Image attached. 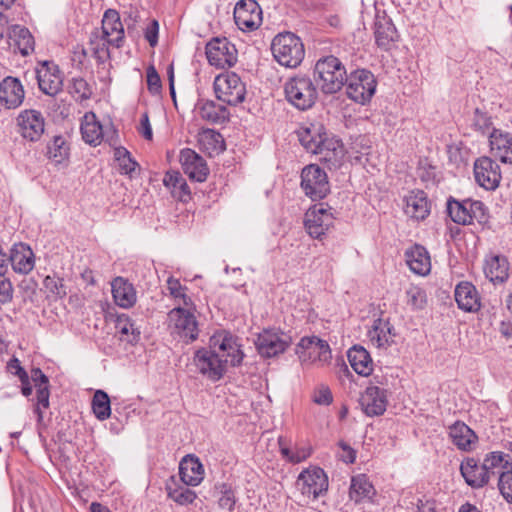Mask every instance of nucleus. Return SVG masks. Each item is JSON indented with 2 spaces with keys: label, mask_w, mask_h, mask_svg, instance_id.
I'll list each match as a JSON object with an SVG mask.
<instances>
[{
  "label": "nucleus",
  "mask_w": 512,
  "mask_h": 512,
  "mask_svg": "<svg viewBox=\"0 0 512 512\" xmlns=\"http://www.w3.org/2000/svg\"><path fill=\"white\" fill-rule=\"evenodd\" d=\"M244 354L236 339L229 333L214 334L209 348L195 352L194 364L198 371L211 381H219L227 371V365L239 366Z\"/></svg>",
  "instance_id": "obj_1"
},
{
  "label": "nucleus",
  "mask_w": 512,
  "mask_h": 512,
  "mask_svg": "<svg viewBox=\"0 0 512 512\" xmlns=\"http://www.w3.org/2000/svg\"><path fill=\"white\" fill-rule=\"evenodd\" d=\"M301 145L328 169H337L344 158V146L339 139L330 137L321 123H310L297 131Z\"/></svg>",
  "instance_id": "obj_2"
},
{
  "label": "nucleus",
  "mask_w": 512,
  "mask_h": 512,
  "mask_svg": "<svg viewBox=\"0 0 512 512\" xmlns=\"http://www.w3.org/2000/svg\"><path fill=\"white\" fill-rule=\"evenodd\" d=\"M314 81L327 95L339 92L347 82V71L342 61L334 55L319 58L313 69Z\"/></svg>",
  "instance_id": "obj_3"
},
{
  "label": "nucleus",
  "mask_w": 512,
  "mask_h": 512,
  "mask_svg": "<svg viewBox=\"0 0 512 512\" xmlns=\"http://www.w3.org/2000/svg\"><path fill=\"white\" fill-rule=\"evenodd\" d=\"M271 51L275 60L288 68L298 67L305 56L301 38L292 32L277 34L272 40Z\"/></svg>",
  "instance_id": "obj_4"
},
{
  "label": "nucleus",
  "mask_w": 512,
  "mask_h": 512,
  "mask_svg": "<svg viewBox=\"0 0 512 512\" xmlns=\"http://www.w3.org/2000/svg\"><path fill=\"white\" fill-rule=\"evenodd\" d=\"M284 93L286 100L301 111L312 108L318 99L316 84L303 74L289 78L284 84Z\"/></svg>",
  "instance_id": "obj_5"
},
{
  "label": "nucleus",
  "mask_w": 512,
  "mask_h": 512,
  "mask_svg": "<svg viewBox=\"0 0 512 512\" xmlns=\"http://www.w3.org/2000/svg\"><path fill=\"white\" fill-rule=\"evenodd\" d=\"M346 94L355 103L365 105L375 94L377 81L372 72L366 69H357L347 75Z\"/></svg>",
  "instance_id": "obj_6"
},
{
  "label": "nucleus",
  "mask_w": 512,
  "mask_h": 512,
  "mask_svg": "<svg viewBox=\"0 0 512 512\" xmlns=\"http://www.w3.org/2000/svg\"><path fill=\"white\" fill-rule=\"evenodd\" d=\"M169 329L186 343L195 341L199 336L196 317L190 308L175 307L168 313Z\"/></svg>",
  "instance_id": "obj_7"
},
{
  "label": "nucleus",
  "mask_w": 512,
  "mask_h": 512,
  "mask_svg": "<svg viewBox=\"0 0 512 512\" xmlns=\"http://www.w3.org/2000/svg\"><path fill=\"white\" fill-rule=\"evenodd\" d=\"M216 97L227 105L236 106L245 99L246 88L234 72L218 75L214 81Z\"/></svg>",
  "instance_id": "obj_8"
},
{
  "label": "nucleus",
  "mask_w": 512,
  "mask_h": 512,
  "mask_svg": "<svg viewBox=\"0 0 512 512\" xmlns=\"http://www.w3.org/2000/svg\"><path fill=\"white\" fill-rule=\"evenodd\" d=\"M301 188L305 195L313 201L325 198L330 192L326 172L317 164L305 166L301 172Z\"/></svg>",
  "instance_id": "obj_9"
},
{
  "label": "nucleus",
  "mask_w": 512,
  "mask_h": 512,
  "mask_svg": "<svg viewBox=\"0 0 512 512\" xmlns=\"http://www.w3.org/2000/svg\"><path fill=\"white\" fill-rule=\"evenodd\" d=\"M206 57L210 65L225 69L237 62V49L227 38H213L206 44Z\"/></svg>",
  "instance_id": "obj_10"
},
{
  "label": "nucleus",
  "mask_w": 512,
  "mask_h": 512,
  "mask_svg": "<svg viewBox=\"0 0 512 512\" xmlns=\"http://www.w3.org/2000/svg\"><path fill=\"white\" fill-rule=\"evenodd\" d=\"M328 477L320 467L303 470L296 481V487L307 498L316 499L328 490Z\"/></svg>",
  "instance_id": "obj_11"
},
{
  "label": "nucleus",
  "mask_w": 512,
  "mask_h": 512,
  "mask_svg": "<svg viewBox=\"0 0 512 512\" xmlns=\"http://www.w3.org/2000/svg\"><path fill=\"white\" fill-rule=\"evenodd\" d=\"M334 219L330 207H324L323 203L315 204L305 213L304 227L312 238L321 239L333 226Z\"/></svg>",
  "instance_id": "obj_12"
},
{
  "label": "nucleus",
  "mask_w": 512,
  "mask_h": 512,
  "mask_svg": "<svg viewBox=\"0 0 512 512\" xmlns=\"http://www.w3.org/2000/svg\"><path fill=\"white\" fill-rule=\"evenodd\" d=\"M295 353L302 363H327L331 359L329 344L317 336L302 337L296 345Z\"/></svg>",
  "instance_id": "obj_13"
},
{
  "label": "nucleus",
  "mask_w": 512,
  "mask_h": 512,
  "mask_svg": "<svg viewBox=\"0 0 512 512\" xmlns=\"http://www.w3.org/2000/svg\"><path fill=\"white\" fill-rule=\"evenodd\" d=\"M291 343V337L284 332L263 330L258 334L255 346L262 357L272 358L284 353Z\"/></svg>",
  "instance_id": "obj_14"
},
{
  "label": "nucleus",
  "mask_w": 512,
  "mask_h": 512,
  "mask_svg": "<svg viewBox=\"0 0 512 512\" xmlns=\"http://www.w3.org/2000/svg\"><path fill=\"white\" fill-rule=\"evenodd\" d=\"M35 74L39 89L48 96H56L62 91L63 76L59 66L53 61L38 62Z\"/></svg>",
  "instance_id": "obj_15"
},
{
  "label": "nucleus",
  "mask_w": 512,
  "mask_h": 512,
  "mask_svg": "<svg viewBox=\"0 0 512 512\" xmlns=\"http://www.w3.org/2000/svg\"><path fill=\"white\" fill-rule=\"evenodd\" d=\"M234 20L242 31L256 30L262 23V10L255 0H240L234 8Z\"/></svg>",
  "instance_id": "obj_16"
},
{
  "label": "nucleus",
  "mask_w": 512,
  "mask_h": 512,
  "mask_svg": "<svg viewBox=\"0 0 512 512\" xmlns=\"http://www.w3.org/2000/svg\"><path fill=\"white\" fill-rule=\"evenodd\" d=\"M17 126L20 135L30 141L40 140L45 131V119L42 113L35 109H26L20 112L17 117Z\"/></svg>",
  "instance_id": "obj_17"
},
{
  "label": "nucleus",
  "mask_w": 512,
  "mask_h": 512,
  "mask_svg": "<svg viewBox=\"0 0 512 512\" xmlns=\"http://www.w3.org/2000/svg\"><path fill=\"white\" fill-rule=\"evenodd\" d=\"M388 390L370 384L362 393L359 404L365 415L369 417L383 415L388 405Z\"/></svg>",
  "instance_id": "obj_18"
},
{
  "label": "nucleus",
  "mask_w": 512,
  "mask_h": 512,
  "mask_svg": "<svg viewBox=\"0 0 512 512\" xmlns=\"http://www.w3.org/2000/svg\"><path fill=\"white\" fill-rule=\"evenodd\" d=\"M476 182L486 190H495L501 181L500 166L490 157H480L474 163Z\"/></svg>",
  "instance_id": "obj_19"
},
{
  "label": "nucleus",
  "mask_w": 512,
  "mask_h": 512,
  "mask_svg": "<svg viewBox=\"0 0 512 512\" xmlns=\"http://www.w3.org/2000/svg\"><path fill=\"white\" fill-rule=\"evenodd\" d=\"M179 161L184 173L197 182H204L209 174V168L202 156L190 148L180 151Z\"/></svg>",
  "instance_id": "obj_20"
},
{
  "label": "nucleus",
  "mask_w": 512,
  "mask_h": 512,
  "mask_svg": "<svg viewBox=\"0 0 512 512\" xmlns=\"http://www.w3.org/2000/svg\"><path fill=\"white\" fill-rule=\"evenodd\" d=\"M103 37L108 39V43L116 48L124 44L125 32L120 15L115 9L105 11L102 19Z\"/></svg>",
  "instance_id": "obj_21"
},
{
  "label": "nucleus",
  "mask_w": 512,
  "mask_h": 512,
  "mask_svg": "<svg viewBox=\"0 0 512 512\" xmlns=\"http://www.w3.org/2000/svg\"><path fill=\"white\" fill-rule=\"evenodd\" d=\"M25 91L18 78L7 76L0 83V103L7 109L18 108L24 100Z\"/></svg>",
  "instance_id": "obj_22"
},
{
  "label": "nucleus",
  "mask_w": 512,
  "mask_h": 512,
  "mask_svg": "<svg viewBox=\"0 0 512 512\" xmlns=\"http://www.w3.org/2000/svg\"><path fill=\"white\" fill-rule=\"evenodd\" d=\"M14 272L26 275L30 273L35 266V256L31 247L23 242L15 243L8 256Z\"/></svg>",
  "instance_id": "obj_23"
},
{
  "label": "nucleus",
  "mask_w": 512,
  "mask_h": 512,
  "mask_svg": "<svg viewBox=\"0 0 512 512\" xmlns=\"http://www.w3.org/2000/svg\"><path fill=\"white\" fill-rule=\"evenodd\" d=\"M489 144L492 154L502 163L512 164V135L493 128L489 133Z\"/></svg>",
  "instance_id": "obj_24"
},
{
  "label": "nucleus",
  "mask_w": 512,
  "mask_h": 512,
  "mask_svg": "<svg viewBox=\"0 0 512 512\" xmlns=\"http://www.w3.org/2000/svg\"><path fill=\"white\" fill-rule=\"evenodd\" d=\"M195 111L200 118L212 124H223L229 121V110L212 100L199 99L195 105Z\"/></svg>",
  "instance_id": "obj_25"
},
{
  "label": "nucleus",
  "mask_w": 512,
  "mask_h": 512,
  "mask_svg": "<svg viewBox=\"0 0 512 512\" xmlns=\"http://www.w3.org/2000/svg\"><path fill=\"white\" fill-rule=\"evenodd\" d=\"M460 472L465 482L475 489L482 488L490 480V475L483 464L478 465L474 458H467L463 461L460 465Z\"/></svg>",
  "instance_id": "obj_26"
},
{
  "label": "nucleus",
  "mask_w": 512,
  "mask_h": 512,
  "mask_svg": "<svg viewBox=\"0 0 512 512\" xmlns=\"http://www.w3.org/2000/svg\"><path fill=\"white\" fill-rule=\"evenodd\" d=\"M406 263L410 270L421 276H425L431 271V259L427 249L419 244H415L413 247L405 252Z\"/></svg>",
  "instance_id": "obj_27"
},
{
  "label": "nucleus",
  "mask_w": 512,
  "mask_h": 512,
  "mask_svg": "<svg viewBox=\"0 0 512 512\" xmlns=\"http://www.w3.org/2000/svg\"><path fill=\"white\" fill-rule=\"evenodd\" d=\"M449 437L452 443L462 451H471L478 437L464 422L456 421L449 427Z\"/></svg>",
  "instance_id": "obj_28"
},
{
  "label": "nucleus",
  "mask_w": 512,
  "mask_h": 512,
  "mask_svg": "<svg viewBox=\"0 0 512 512\" xmlns=\"http://www.w3.org/2000/svg\"><path fill=\"white\" fill-rule=\"evenodd\" d=\"M510 265L503 255H494L485 260L484 273L494 284H502L509 278Z\"/></svg>",
  "instance_id": "obj_29"
},
{
  "label": "nucleus",
  "mask_w": 512,
  "mask_h": 512,
  "mask_svg": "<svg viewBox=\"0 0 512 512\" xmlns=\"http://www.w3.org/2000/svg\"><path fill=\"white\" fill-rule=\"evenodd\" d=\"M112 296L115 303L122 308L132 307L137 300L134 286L123 277H116L111 282Z\"/></svg>",
  "instance_id": "obj_30"
},
{
  "label": "nucleus",
  "mask_w": 512,
  "mask_h": 512,
  "mask_svg": "<svg viewBox=\"0 0 512 512\" xmlns=\"http://www.w3.org/2000/svg\"><path fill=\"white\" fill-rule=\"evenodd\" d=\"M179 475L185 485L197 486L203 480V465L198 458L187 455L180 462Z\"/></svg>",
  "instance_id": "obj_31"
},
{
  "label": "nucleus",
  "mask_w": 512,
  "mask_h": 512,
  "mask_svg": "<svg viewBox=\"0 0 512 512\" xmlns=\"http://www.w3.org/2000/svg\"><path fill=\"white\" fill-rule=\"evenodd\" d=\"M376 489L365 474L353 476L349 488V498L356 504L365 500L373 502L376 496Z\"/></svg>",
  "instance_id": "obj_32"
},
{
  "label": "nucleus",
  "mask_w": 512,
  "mask_h": 512,
  "mask_svg": "<svg viewBox=\"0 0 512 512\" xmlns=\"http://www.w3.org/2000/svg\"><path fill=\"white\" fill-rule=\"evenodd\" d=\"M405 213L416 220H424L430 213V203L423 190L411 191L406 197Z\"/></svg>",
  "instance_id": "obj_33"
},
{
  "label": "nucleus",
  "mask_w": 512,
  "mask_h": 512,
  "mask_svg": "<svg viewBox=\"0 0 512 512\" xmlns=\"http://www.w3.org/2000/svg\"><path fill=\"white\" fill-rule=\"evenodd\" d=\"M80 130L82 139L89 145L97 146L103 140V127L97 120L96 114L92 111L84 114Z\"/></svg>",
  "instance_id": "obj_34"
},
{
  "label": "nucleus",
  "mask_w": 512,
  "mask_h": 512,
  "mask_svg": "<svg viewBox=\"0 0 512 512\" xmlns=\"http://www.w3.org/2000/svg\"><path fill=\"white\" fill-rule=\"evenodd\" d=\"M455 300L464 311H477L480 307L477 290L470 282H461L455 288Z\"/></svg>",
  "instance_id": "obj_35"
},
{
  "label": "nucleus",
  "mask_w": 512,
  "mask_h": 512,
  "mask_svg": "<svg viewBox=\"0 0 512 512\" xmlns=\"http://www.w3.org/2000/svg\"><path fill=\"white\" fill-rule=\"evenodd\" d=\"M353 370L361 376H369L373 371V361L369 352L362 346L354 345L347 352Z\"/></svg>",
  "instance_id": "obj_36"
},
{
  "label": "nucleus",
  "mask_w": 512,
  "mask_h": 512,
  "mask_svg": "<svg viewBox=\"0 0 512 512\" xmlns=\"http://www.w3.org/2000/svg\"><path fill=\"white\" fill-rule=\"evenodd\" d=\"M163 184L169 189L173 198L187 202L191 198V192L186 180L178 171H168L163 178Z\"/></svg>",
  "instance_id": "obj_37"
},
{
  "label": "nucleus",
  "mask_w": 512,
  "mask_h": 512,
  "mask_svg": "<svg viewBox=\"0 0 512 512\" xmlns=\"http://www.w3.org/2000/svg\"><path fill=\"white\" fill-rule=\"evenodd\" d=\"M115 329L120 334V340L135 345L140 341L141 330L128 314H119L115 319Z\"/></svg>",
  "instance_id": "obj_38"
},
{
  "label": "nucleus",
  "mask_w": 512,
  "mask_h": 512,
  "mask_svg": "<svg viewBox=\"0 0 512 512\" xmlns=\"http://www.w3.org/2000/svg\"><path fill=\"white\" fill-rule=\"evenodd\" d=\"M473 202L474 200L471 199L458 201L453 197H449L447 200V212L451 220L460 225L471 224L469 205Z\"/></svg>",
  "instance_id": "obj_39"
},
{
  "label": "nucleus",
  "mask_w": 512,
  "mask_h": 512,
  "mask_svg": "<svg viewBox=\"0 0 512 512\" xmlns=\"http://www.w3.org/2000/svg\"><path fill=\"white\" fill-rule=\"evenodd\" d=\"M371 341L376 342L378 347L389 346L394 342L396 336L394 326L389 320L377 319L374 321L373 330L370 331Z\"/></svg>",
  "instance_id": "obj_40"
},
{
  "label": "nucleus",
  "mask_w": 512,
  "mask_h": 512,
  "mask_svg": "<svg viewBox=\"0 0 512 512\" xmlns=\"http://www.w3.org/2000/svg\"><path fill=\"white\" fill-rule=\"evenodd\" d=\"M397 39V30L390 18H378L375 22V40L379 47L387 49Z\"/></svg>",
  "instance_id": "obj_41"
},
{
  "label": "nucleus",
  "mask_w": 512,
  "mask_h": 512,
  "mask_svg": "<svg viewBox=\"0 0 512 512\" xmlns=\"http://www.w3.org/2000/svg\"><path fill=\"white\" fill-rule=\"evenodd\" d=\"M508 458L509 455L503 452L493 451L485 456L482 464L490 476L496 473L500 475L502 471L512 469V463Z\"/></svg>",
  "instance_id": "obj_42"
},
{
  "label": "nucleus",
  "mask_w": 512,
  "mask_h": 512,
  "mask_svg": "<svg viewBox=\"0 0 512 512\" xmlns=\"http://www.w3.org/2000/svg\"><path fill=\"white\" fill-rule=\"evenodd\" d=\"M217 492V504L222 510L233 512L238 502L236 491L231 484L221 483L215 486Z\"/></svg>",
  "instance_id": "obj_43"
},
{
  "label": "nucleus",
  "mask_w": 512,
  "mask_h": 512,
  "mask_svg": "<svg viewBox=\"0 0 512 512\" xmlns=\"http://www.w3.org/2000/svg\"><path fill=\"white\" fill-rule=\"evenodd\" d=\"M12 34L21 55L27 56L34 51V37L28 28L16 25L12 28Z\"/></svg>",
  "instance_id": "obj_44"
},
{
  "label": "nucleus",
  "mask_w": 512,
  "mask_h": 512,
  "mask_svg": "<svg viewBox=\"0 0 512 512\" xmlns=\"http://www.w3.org/2000/svg\"><path fill=\"white\" fill-rule=\"evenodd\" d=\"M92 411L95 417L104 421L111 416V404L108 394L103 390H97L91 402Z\"/></svg>",
  "instance_id": "obj_45"
},
{
  "label": "nucleus",
  "mask_w": 512,
  "mask_h": 512,
  "mask_svg": "<svg viewBox=\"0 0 512 512\" xmlns=\"http://www.w3.org/2000/svg\"><path fill=\"white\" fill-rule=\"evenodd\" d=\"M47 156L55 163L60 164L69 156V146L64 137L57 135L53 137L51 143L47 145Z\"/></svg>",
  "instance_id": "obj_46"
},
{
  "label": "nucleus",
  "mask_w": 512,
  "mask_h": 512,
  "mask_svg": "<svg viewBox=\"0 0 512 512\" xmlns=\"http://www.w3.org/2000/svg\"><path fill=\"white\" fill-rule=\"evenodd\" d=\"M199 142L205 146L206 149H211L214 152L223 151L225 149L222 135L213 129L203 130L199 135Z\"/></svg>",
  "instance_id": "obj_47"
},
{
  "label": "nucleus",
  "mask_w": 512,
  "mask_h": 512,
  "mask_svg": "<svg viewBox=\"0 0 512 512\" xmlns=\"http://www.w3.org/2000/svg\"><path fill=\"white\" fill-rule=\"evenodd\" d=\"M167 289L169 294L175 299H179L182 305L186 308L194 307L192 299L186 295L187 287L183 286L180 281L174 277H169L167 280Z\"/></svg>",
  "instance_id": "obj_48"
},
{
  "label": "nucleus",
  "mask_w": 512,
  "mask_h": 512,
  "mask_svg": "<svg viewBox=\"0 0 512 512\" xmlns=\"http://www.w3.org/2000/svg\"><path fill=\"white\" fill-rule=\"evenodd\" d=\"M470 122L473 130L483 135L489 133L493 125L491 116L487 112L482 111L479 108H476L474 110Z\"/></svg>",
  "instance_id": "obj_49"
},
{
  "label": "nucleus",
  "mask_w": 512,
  "mask_h": 512,
  "mask_svg": "<svg viewBox=\"0 0 512 512\" xmlns=\"http://www.w3.org/2000/svg\"><path fill=\"white\" fill-rule=\"evenodd\" d=\"M43 285L49 296L55 299H62L67 294L64 280L56 275H47L43 280Z\"/></svg>",
  "instance_id": "obj_50"
},
{
  "label": "nucleus",
  "mask_w": 512,
  "mask_h": 512,
  "mask_svg": "<svg viewBox=\"0 0 512 512\" xmlns=\"http://www.w3.org/2000/svg\"><path fill=\"white\" fill-rule=\"evenodd\" d=\"M168 497L179 505L192 504L197 498L196 493L187 487L167 488Z\"/></svg>",
  "instance_id": "obj_51"
},
{
  "label": "nucleus",
  "mask_w": 512,
  "mask_h": 512,
  "mask_svg": "<svg viewBox=\"0 0 512 512\" xmlns=\"http://www.w3.org/2000/svg\"><path fill=\"white\" fill-rule=\"evenodd\" d=\"M469 209L471 215V224L477 222L483 227L488 226L490 216L488 209L485 207L483 202L474 200V202L469 205Z\"/></svg>",
  "instance_id": "obj_52"
},
{
  "label": "nucleus",
  "mask_w": 512,
  "mask_h": 512,
  "mask_svg": "<svg viewBox=\"0 0 512 512\" xmlns=\"http://www.w3.org/2000/svg\"><path fill=\"white\" fill-rule=\"evenodd\" d=\"M50 386L36 388L37 403L34 407V413L37 415V422L43 421V409L49 408Z\"/></svg>",
  "instance_id": "obj_53"
},
{
  "label": "nucleus",
  "mask_w": 512,
  "mask_h": 512,
  "mask_svg": "<svg viewBox=\"0 0 512 512\" xmlns=\"http://www.w3.org/2000/svg\"><path fill=\"white\" fill-rule=\"evenodd\" d=\"M498 488L503 498L508 503H512V469L500 473Z\"/></svg>",
  "instance_id": "obj_54"
},
{
  "label": "nucleus",
  "mask_w": 512,
  "mask_h": 512,
  "mask_svg": "<svg viewBox=\"0 0 512 512\" xmlns=\"http://www.w3.org/2000/svg\"><path fill=\"white\" fill-rule=\"evenodd\" d=\"M6 268H0V303H9L13 298V286L6 276Z\"/></svg>",
  "instance_id": "obj_55"
},
{
  "label": "nucleus",
  "mask_w": 512,
  "mask_h": 512,
  "mask_svg": "<svg viewBox=\"0 0 512 512\" xmlns=\"http://www.w3.org/2000/svg\"><path fill=\"white\" fill-rule=\"evenodd\" d=\"M91 45L93 56L99 63H104L110 58V52L108 48V45L110 44L108 43L107 38L103 37L102 39L91 40Z\"/></svg>",
  "instance_id": "obj_56"
},
{
  "label": "nucleus",
  "mask_w": 512,
  "mask_h": 512,
  "mask_svg": "<svg viewBox=\"0 0 512 512\" xmlns=\"http://www.w3.org/2000/svg\"><path fill=\"white\" fill-rule=\"evenodd\" d=\"M70 93L77 96L78 99L87 100L92 95V89L88 82L83 78H74L72 80V86Z\"/></svg>",
  "instance_id": "obj_57"
},
{
  "label": "nucleus",
  "mask_w": 512,
  "mask_h": 512,
  "mask_svg": "<svg viewBox=\"0 0 512 512\" xmlns=\"http://www.w3.org/2000/svg\"><path fill=\"white\" fill-rule=\"evenodd\" d=\"M407 304L413 309H422L426 304V294L419 287H411L406 291Z\"/></svg>",
  "instance_id": "obj_58"
},
{
  "label": "nucleus",
  "mask_w": 512,
  "mask_h": 512,
  "mask_svg": "<svg viewBox=\"0 0 512 512\" xmlns=\"http://www.w3.org/2000/svg\"><path fill=\"white\" fill-rule=\"evenodd\" d=\"M312 399L318 405L328 406L332 403L333 396L328 386L320 385L315 389Z\"/></svg>",
  "instance_id": "obj_59"
},
{
  "label": "nucleus",
  "mask_w": 512,
  "mask_h": 512,
  "mask_svg": "<svg viewBox=\"0 0 512 512\" xmlns=\"http://www.w3.org/2000/svg\"><path fill=\"white\" fill-rule=\"evenodd\" d=\"M147 87L150 93L158 94L161 90V79L153 65L147 68Z\"/></svg>",
  "instance_id": "obj_60"
},
{
  "label": "nucleus",
  "mask_w": 512,
  "mask_h": 512,
  "mask_svg": "<svg viewBox=\"0 0 512 512\" xmlns=\"http://www.w3.org/2000/svg\"><path fill=\"white\" fill-rule=\"evenodd\" d=\"M159 23L157 20H152L145 30V39L151 47L158 44Z\"/></svg>",
  "instance_id": "obj_61"
},
{
  "label": "nucleus",
  "mask_w": 512,
  "mask_h": 512,
  "mask_svg": "<svg viewBox=\"0 0 512 512\" xmlns=\"http://www.w3.org/2000/svg\"><path fill=\"white\" fill-rule=\"evenodd\" d=\"M7 369L10 373L18 376L19 380L20 379H27V376L28 373L26 372V370L21 366V363L20 361L17 359V358H12L8 363H7Z\"/></svg>",
  "instance_id": "obj_62"
},
{
  "label": "nucleus",
  "mask_w": 512,
  "mask_h": 512,
  "mask_svg": "<svg viewBox=\"0 0 512 512\" xmlns=\"http://www.w3.org/2000/svg\"><path fill=\"white\" fill-rule=\"evenodd\" d=\"M30 377L34 382L36 388L50 386L48 377L43 373V371L40 368H32L30 372Z\"/></svg>",
  "instance_id": "obj_63"
},
{
  "label": "nucleus",
  "mask_w": 512,
  "mask_h": 512,
  "mask_svg": "<svg viewBox=\"0 0 512 512\" xmlns=\"http://www.w3.org/2000/svg\"><path fill=\"white\" fill-rule=\"evenodd\" d=\"M417 512H436V501L425 496L418 499Z\"/></svg>",
  "instance_id": "obj_64"
}]
</instances>
